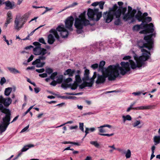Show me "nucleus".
Instances as JSON below:
<instances>
[{
  "instance_id": "1",
  "label": "nucleus",
  "mask_w": 160,
  "mask_h": 160,
  "mask_svg": "<svg viewBox=\"0 0 160 160\" xmlns=\"http://www.w3.org/2000/svg\"><path fill=\"white\" fill-rule=\"evenodd\" d=\"M153 35L152 34L144 37L146 42L142 41L138 42V46L141 49L142 55L138 57L134 56L136 63L132 60H129L128 62H122L121 67L118 65H110L105 70H102V75L97 74L96 72H94L92 77L93 80L96 78V83L98 84H101L104 82L107 77L109 80H114L119 75V70L120 74L125 75L130 70V65L132 69L140 68L143 66L145 62L149 59L150 55L149 51L152 48L153 40L152 37Z\"/></svg>"
},
{
  "instance_id": "2",
  "label": "nucleus",
  "mask_w": 160,
  "mask_h": 160,
  "mask_svg": "<svg viewBox=\"0 0 160 160\" xmlns=\"http://www.w3.org/2000/svg\"><path fill=\"white\" fill-rule=\"evenodd\" d=\"M126 7H120L115 13L114 24L117 25L121 23L120 16L122 15V18L125 22H132L135 21L134 16L135 14L136 13L137 10L132 9L130 6H128V11Z\"/></svg>"
},
{
  "instance_id": "3",
  "label": "nucleus",
  "mask_w": 160,
  "mask_h": 160,
  "mask_svg": "<svg viewBox=\"0 0 160 160\" xmlns=\"http://www.w3.org/2000/svg\"><path fill=\"white\" fill-rule=\"evenodd\" d=\"M33 44L35 47L33 49V53L35 55L39 56L38 58L32 62V64L35 65L37 68H41L45 64L44 62H41V61L45 60L46 59V54L49 55L50 52H48L47 50L41 47V44L38 42H34Z\"/></svg>"
},
{
  "instance_id": "4",
  "label": "nucleus",
  "mask_w": 160,
  "mask_h": 160,
  "mask_svg": "<svg viewBox=\"0 0 160 160\" xmlns=\"http://www.w3.org/2000/svg\"><path fill=\"white\" fill-rule=\"evenodd\" d=\"M57 31L59 32L60 35L62 38L67 37L69 34L68 31L64 28V25H60L57 27L56 30L52 29L49 32L51 33L49 34L48 37V42L49 44H52L55 41V38L53 35H54L56 38H59V36Z\"/></svg>"
},
{
  "instance_id": "5",
  "label": "nucleus",
  "mask_w": 160,
  "mask_h": 160,
  "mask_svg": "<svg viewBox=\"0 0 160 160\" xmlns=\"http://www.w3.org/2000/svg\"><path fill=\"white\" fill-rule=\"evenodd\" d=\"M86 12L84 11L81 13L78 17L75 18L74 26L78 30H81L84 26L89 24V21L86 18ZM77 32L78 33H80L79 30H77Z\"/></svg>"
},
{
  "instance_id": "6",
  "label": "nucleus",
  "mask_w": 160,
  "mask_h": 160,
  "mask_svg": "<svg viewBox=\"0 0 160 160\" xmlns=\"http://www.w3.org/2000/svg\"><path fill=\"white\" fill-rule=\"evenodd\" d=\"M153 27V25L152 23H150L149 24H145L142 23L140 25H136L134 26L133 27V30L134 31H138L140 29L146 28L145 29L140 32H139L140 33L146 34L153 32L154 31Z\"/></svg>"
},
{
  "instance_id": "7",
  "label": "nucleus",
  "mask_w": 160,
  "mask_h": 160,
  "mask_svg": "<svg viewBox=\"0 0 160 160\" xmlns=\"http://www.w3.org/2000/svg\"><path fill=\"white\" fill-rule=\"evenodd\" d=\"M118 9V6L115 4L112 8H109L108 11L103 13V18L106 22L109 23L113 20L115 17V12Z\"/></svg>"
},
{
  "instance_id": "8",
  "label": "nucleus",
  "mask_w": 160,
  "mask_h": 160,
  "mask_svg": "<svg viewBox=\"0 0 160 160\" xmlns=\"http://www.w3.org/2000/svg\"><path fill=\"white\" fill-rule=\"evenodd\" d=\"M89 70L86 69L84 75V77L82 78L83 82L79 86L80 88L82 89L86 87H91L93 83V80L92 77L89 79Z\"/></svg>"
},
{
  "instance_id": "9",
  "label": "nucleus",
  "mask_w": 160,
  "mask_h": 160,
  "mask_svg": "<svg viewBox=\"0 0 160 160\" xmlns=\"http://www.w3.org/2000/svg\"><path fill=\"white\" fill-rule=\"evenodd\" d=\"M87 15L90 20L98 21L102 17V12H99L98 9H92L89 8L88 10Z\"/></svg>"
},
{
  "instance_id": "10",
  "label": "nucleus",
  "mask_w": 160,
  "mask_h": 160,
  "mask_svg": "<svg viewBox=\"0 0 160 160\" xmlns=\"http://www.w3.org/2000/svg\"><path fill=\"white\" fill-rule=\"evenodd\" d=\"M25 22V21L22 19L21 17L20 16H17L14 22V28L17 31H19L22 28Z\"/></svg>"
},
{
  "instance_id": "11",
  "label": "nucleus",
  "mask_w": 160,
  "mask_h": 160,
  "mask_svg": "<svg viewBox=\"0 0 160 160\" xmlns=\"http://www.w3.org/2000/svg\"><path fill=\"white\" fill-rule=\"evenodd\" d=\"M74 19L72 16H70L68 17L65 21V28H64L67 30H68L70 31H72L73 30L72 25L73 24Z\"/></svg>"
},
{
  "instance_id": "12",
  "label": "nucleus",
  "mask_w": 160,
  "mask_h": 160,
  "mask_svg": "<svg viewBox=\"0 0 160 160\" xmlns=\"http://www.w3.org/2000/svg\"><path fill=\"white\" fill-rule=\"evenodd\" d=\"M0 110L2 112L6 114V116L2 118V121H4V122L6 121H10V112L9 110L4 108L3 106L1 103H0Z\"/></svg>"
},
{
  "instance_id": "13",
  "label": "nucleus",
  "mask_w": 160,
  "mask_h": 160,
  "mask_svg": "<svg viewBox=\"0 0 160 160\" xmlns=\"http://www.w3.org/2000/svg\"><path fill=\"white\" fill-rule=\"evenodd\" d=\"M136 13L135 14L134 17H135V18L139 22L141 21L142 23H144L145 17L148 15V13L145 12L142 14V13L140 11H138L135 15ZM134 19L135 18H134ZM134 20H135V19Z\"/></svg>"
},
{
  "instance_id": "14",
  "label": "nucleus",
  "mask_w": 160,
  "mask_h": 160,
  "mask_svg": "<svg viewBox=\"0 0 160 160\" xmlns=\"http://www.w3.org/2000/svg\"><path fill=\"white\" fill-rule=\"evenodd\" d=\"M12 102V100L10 98H4L2 96H0V103H3L5 106H8Z\"/></svg>"
},
{
  "instance_id": "15",
  "label": "nucleus",
  "mask_w": 160,
  "mask_h": 160,
  "mask_svg": "<svg viewBox=\"0 0 160 160\" xmlns=\"http://www.w3.org/2000/svg\"><path fill=\"white\" fill-rule=\"evenodd\" d=\"M141 123V121L140 120L135 119L132 122L131 125L133 128L140 129L142 127Z\"/></svg>"
},
{
  "instance_id": "16",
  "label": "nucleus",
  "mask_w": 160,
  "mask_h": 160,
  "mask_svg": "<svg viewBox=\"0 0 160 160\" xmlns=\"http://www.w3.org/2000/svg\"><path fill=\"white\" fill-rule=\"evenodd\" d=\"M117 149L122 154L125 155L126 158L128 159L131 158V152L129 149H128L126 151L120 148H118Z\"/></svg>"
},
{
  "instance_id": "17",
  "label": "nucleus",
  "mask_w": 160,
  "mask_h": 160,
  "mask_svg": "<svg viewBox=\"0 0 160 160\" xmlns=\"http://www.w3.org/2000/svg\"><path fill=\"white\" fill-rule=\"evenodd\" d=\"M12 15L11 11H8L7 14V18L4 24V26L7 28L8 25L12 21Z\"/></svg>"
},
{
  "instance_id": "18",
  "label": "nucleus",
  "mask_w": 160,
  "mask_h": 160,
  "mask_svg": "<svg viewBox=\"0 0 160 160\" xmlns=\"http://www.w3.org/2000/svg\"><path fill=\"white\" fill-rule=\"evenodd\" d=\"M9 122L10 121H6L4 122L3 121L2 124H0V131L1 133L6 130L8 126L10 124Z\"/></svg>"
},
{
  "instance_id": "19",
  "label": "nucleus",
  "mask_w": 160,
  "mask_h": 160,
  "mask_svg": "<svg viewBox=\"0 0 160 160\" xmlns=\"http://www.w3.org/2000/svg\"><path fill=\"white\" fill-rule=\"evenodd\" d=\"M105 127H108L110 128H112V126L111 125L109 124H104L98 127L99 132V134L106 132L105 129L104 128Z\"/></svg>"
},
{
  "instance_id": "20",
  "label": "nucleus",
  "mask_w": 160,
  "mask_h": 160,
  "mask_svg": "<svg viewBox=\"0 0 160 160\" xmlns=\"http://www.w3.org/2000/svg\"><path fill=\"white\" fill-rule=\"evenodd\" d=\"M75 72V70L69 69L65 71L64 74L65 75H68L69 76L72 77L73 75Z\"/></svg>"
},
{
  "instance_id": "21",
  "label": "nucleus",
  "mask_w": 160,
  "mask_h": 160,
  "mask_svg": "<svg viewBox=\"0 0 160 160\" xmlns=\"http://www.w3.org/2000/svg\"><path fill=\"white\" fill-rule=\"evenodd\" d=\"M3 4H5L6 6L9 8L10 9L12 8L14 6V3L13 2H11L9 1L3 2Z\"/></svg>"
},
{
  "instance_id": "22",
  "label": "nucleus",
  "mask_w": 160,
  "mask_h": 160,
  "mask_svg": "<svg viewBox=\"0 0 160 160\" xmlns=\"http://www.w3.org/2000/svg\"><path fill=\"white\" fill-rule=\"evenodd\" d=\"M122 122L123 123L125 122L126 121H130L132 120V118L130 115H127L126 116L122 115Z\"/></svg>"
},
{
  "instance_id": "23",
  "label": "nucleus",
  "mask_w": 160,
  "mask_h": 160,
  "mask_svg": "<svg viewBox=\"0 0 160 160\" xmlns=\"http://www.w3.org/2000/svg\"><path fill=\"white\" fill-rule=\"evenodd\" d=\"M151 106H141L136 108H133L134 110H145V109H148L151 108Z\"/></svg>"
},
{
  "instance_id": "24",
  "label": "nucleus",
  "mask_w": 160,
  "mask_h": 160,
  "mask_svg": "<svg viewBox=\"0 0 160 160\" xmlns=\"http://www.w3.org/2000/svg\"><path fill=\"white\" fill-rule=\"evenodd\" d=\"M8 69L11 73L14 74L20 73V72L15 68L8 67Z\"/></svg>"
},
{
  "instance_id": "25",
  "label": "nucleus",
  "mask_w": 160,
  "mask_h": 160,
  "mask_svg": "<svg viewBox=\"0 0 160 160\" xmlns=\"http://www.w3.org/2000/svg\"><path fill=\"white\" fill-rule=\"evenodd\" d=\"M153 142L154 145H157L160 143V136H155L153 138Z\"/></svg>"
},
{
  "instance_id": "26",
  "label": "nucleus",
  "mask_w": 160,
  "mask_h": 160,
  "mask_svg": "<svg viewBox=\"0 0 160 160\" xmlns=\"http://www.w3.org/2000/svg\"><path fill=\"white\" fill-rule=\"evenodd\" d=\"M34 145L33 144H29L24 146L22 149L21 152H25L29 148L34 147Z\"/></svg>"
},
{
  "instance_id": "27",
  "label": "nucleus",
  "mask_w": 160,
  "mask_h": 160,
  "mask_svg": "<svg viewBox=\"0 0 160 160\" xmlns=\"http://www.w3.org/2000/svg\"><path fill=\"white\" fill-rule=\"evenodd\" d=\"M11 88H8L5 89L4 91V94L6 96H8L12 91Z\"/></svg>"
},
{
  "instance_id": "28",
  "label": "nucleus",
  "mask_w": 160,
  "mask_h": 160,
  "mask_svg": "<svg viewBox=\"0 0 160 160\" xmlns=\"http://www.w3.org/2000/svg\"><path fill=\"white\" fill-rule=\"evenodd\" d=\"M75 82L78 84L82 82L81 78L79 74L75 76Z\"/></svg>"
},
{
  "instance_id": "29",
  "label": "nucleus",
  "mask_w": 160,
  "mask_h": 160,
  "mask_svg": "<svg viewBox=\"0 0 160 160\" xmlns=\"http://www.w3.org/2000/svg\"><path fill=\"white\" fill-rule=\"evenodd\" d=\"M57 79L56 82L57 83H60L62 82L63 79V76L62 75H58L57 76Z\"/></svg>"
},
{
  "instance_id": "30",
  "label": "nucleus",
  "mask_w": 160,
  "mask_h": 160,
  "mask_svg": "<svg viewBox=\"0 0 160 160\" xmlns=\"http://www.w3.org/2000/svg\"><path fill=\"white\" fill-rule=\"evenodd\" d=\"M31 14V12H29L24 14L22 18V19L27 20Z\"/></svg>"
},
{
  "instance_id": "31",
  "label": "nucleus",
  "mask_w": 160,
  "mask_h": 160,
  "mask_svg": "<svg viewBox=\"0 0 160 160\" xmlns=\"http://www.w3.org/2000/svg\"><path fill=\"white\" fill-rule=\"evenodd\" d=\"M105 62L104 61H102L100 62V64L99 66V68L100 69H102V70H105L106 69H103V67L105 65Z\"/></svg>"
},
{
  "instance_id": "32",
  "label": "nucleus",
  "mask_w": 160,
  "mask_h": 160,
  "mask_svg": "<svg viewBox=\"0 0 160 160\" xmlns=\"http://www.w3.org/2000/svg\"><path fill=\"white\" fill-rule=\"evenodd\" d=\"M90 143L94 145L95 147L98 148L99 146V144L98 143L97 141H91Z\"/></svg>"
},
{
  "instance_id": "33",
  "label": "nucleus",
  "mask_w": 160,
  "mask_h": 160,
  "mask_svg": "<svg viewBox=\"0 0 160 160\" xmlns=\"http://www.w3.org/2000/svg\"><path fill=\"white\" fill-rule=\"evenodd\" d=\"M78 87V83L74 82L72 85L70 86V88L72 90H75Z\"/></svg>"
},
{
  "instance_id": "34",
  "label": "nucleus",
  "mask_w": 160,
  "mask_h": 160,
  "mask_svg": "<svg viewBox=\"0 0 160 160\" xmlns=\"http://www.w3.org/2000/svg\"><path fill=\"white\" fill-rule=\"evenodd\" d=\"M145 16V18L144 19V22H149L152 21V18L150 17Z\"/></svg>"
},
{
  "instance_id": "35",
  "label": "nucleus",
  "mask_w": 160,
  "mask_h": 160,
  "mask_svg": "<svg viewBox=\"0 0 160 160\" xmlns=\"http://www.w3.org/2000/svg\"><path fill=\"white\" fill-rule=\"evenodd\" d=\"M57 75V72H55L51 75L50 78L52 80H54L55 79V77Z\"/></svg>"
},
{
  "instance_id": "36",
  "label": "nucleus",
  "mask_w": 160,
  "mask_h": 160,
  "mask_svg": "<svg viewBox=\"0 0 160 160\" xmlns=\"http://www.w3.org/2000/svg\"><path fill=\"white\" fill-rule=\"evenodd\" d=\"M84 124L83 123H79V128L83 132H84Z\"/></svg>"
},
{
  "instance_id": "37",
  "label": "nucleus",
  "mask_w": 160,
  "mask_h": 160,
  "mask_svg": "<svg viewBox=\"0 0 160 160\" xmlns=\"http://www.w3.org/2000/svg\"><path fill=\"white\" fill-rule=\"evenodd\" d=\"M72 78H67L65 80L64 82L65 83H68L72 82Z\"/></svg>"
},
{
  "instance_id": "38",
  "label": "nucleus",
  "mask_w": 160,
  "mask_h": 160,
  "mask_svg": "<svg viewBox=\"0 0 160 160\" xmlns=\"http://www.w3.org/2000/svg\"><path fill=\"white\" fill-rule=\"evenodd\" d=\"M3 40L6 42L8 45H10L9 41L6 39V37L5 35H3Z\"/></svg>"
},
{
  "instance_id": "39",
  "label": "nucleus",
  "mask_w": 160,
  "mask_h": 160,
  "mask_svg": "<svg viewBox=\"0 0 160 160\" xmlns=\"http://www.w3.org/2000/svg\"><path fill=\"white\" fill-rule=\"evenodd\" d=\"M73 122L72 121H68V122H66L65 123H64L62 124V125H61L60 126H59L57 127L56 128H59V127H62V126L64 125H65L66 124H72V123H73Z\"/></svg>"
},
{
  "instance_id": "40",
  "label": "nucleus",
  "mask_w": 160,
  "mask_h": 160,
  "mask_svg": "<svg viewBox=\"0 0 160 160\" xmlns=\"http://www.w3.org/2000/svg\"><path fill=\"white\" fill-rule=\"evenodd\" d=\"M99 2V7L101 9H102L103 8V5L104 4V2Z\"/></svg>"
},
{
  "instance_id": "41",
  "label": "nucleus",
  "mask_w": 160,
  "mask_h": 160,
  "mask_svg": "<svg viewBox=\"0 0 160 160\" xmlns=\"http://www.w3.org/2000/svg\"><path fill=\"white\" fill-rule=\"evenodd\" d=\"M46 72L48 74H50L53 71L51 68H48L46 69Z\"/></svg>"
},
{
  "instance_id": "42",
  "label": "nucleus",
  "mask_w": 160,
  "mask_h": 160,
  "mask_svg": "<svg viewBox=\"0 0 160 160\" xmlns=\"http://www.w3.org/2000/svg\"><path fill=\"white\" fill-rule=\"evenodd\" d=\"M87 128L88 130V131H89V132H93L96 130L95 128L94 127H92V128Z\"/></svg>"
},
{
  "instance_id": "43",
  "label": "nucleus",
  "mask_w": 160,
  "mask_h": 160,
  "mask_svg": "<svg viewBox=\"0 0 160 160\" xmlns=\"http://www.w3.org/2000/svg\"><path fill=\"white\" fill-rule=\"evenodd\" d=\"M38 41H39V42H40L42 44H46V42H45L44 39L43 38H39L38 40Z\"/></svg>"
},
{
  "instance_id": "44",
  "label": "nucleus",
  "mask_w": 160,
  "mask_h": 160,
  "mask_svg": "<svg viewBox=\"0 0 160 160\" xmlns=\"http://www.w3.org/2000/svg\"><path fill=\"white\" fill-rule=\"evenodd\" d=\"M99 135L102 136H107L108 137H110L114 135V133H112L111 134H102V133H99Z\"/></svg>"
},
{
  "instance_id": "45",
  "label": "nucleus",
  "mask_w": 160,
  "mask_h": 160,
  "mask_svg": "<svg viewBox=\"0 0 160 160\" xmlns=\"http://www.w3.org/2000/svg\"><path fill=\"white\" fill-rule=\"evenodd\" d=\"M6 82V80L5 78L3 77L0 80V84L1 85H2L4 83Z\"/></svg>"
},
{
  "instance_id": "46",
  "label": "nucleus",
  "mask_w": 160,
  "mask_h": 160,
  "mask_svg": "<svg viewBox=\"0 0 160 160\" xmlns=\"http://www.w3.org/2000/svg\"><path fill=\"white\" fill-rule=\"evenodd\" d=\"M62 88H65L69 87V85L67 83H63L61 85Z\"/></svg>"
},
{
  "instance_id": "47",
  "label": "nucleus",
  "mask_w": 160,
  "mask_h": 160,
  "mask_svg": "<svg viewBox=\"0 0 160 160\" xmlns=\"http://www.w3.org/2000/svg\"><path fill=\"white\" fill-rule=\"evenodd\" d=\"M98 67V65L97 63L93 64L91 66V68L94 69L97 68Z\"/></svg>"
},
{
  "instance_id": "48",
  "label": "nucleus",
  "mask_w": 160,
  "mask_h": 160,
  "mask_svg": "<svg viewBox=\"0 0 160 160\" xmlns=\"http://www.w3.org/2000/svg\"><path fill=\"white\" fill-rule=\"evenodd\" d=\"M37 72L38 73H41L44 72L45 71V69L44 68H42L40 69H37L36 70Z\"/></svg>"
},
{
  "instance_id": "49",
  "label": "nucleus",
  "mask_w": 160,
  "mask_h": 160,
  "mask_svg": "<svg viewBox=\"0 0 160 160\" xmlns=\"http://www.w3.org/2000/svg\"><path fill=\"white\" fill-rule=\"evenodd\" d=\"M33 106H31L28 110L26 111L24 114L23 116H25L26 115L28 112H29L30 110L32 108Z\"/></svg>"
},
{
  "instance_id": "50",
  "label": "nucleus",
  "mask_w": 160,
  "mask_h": 160,
  "mask_svg": "<svg viewBox=\"0 0 160 160\" xmlns=\"http://www.w3.org/2000/svg\"><path fill=\"white\" fill-rule=\"evenodd\" d=\"M142 92H134L132 94L135 96H139L141 94Z\"/></svg>"
},
{
  "instance_id": "51",
  "label": "nucleus",
  "mask_w": 160,
  "mask_h": 160,
  "mask_svg": "<svg viewBox=\"0 0 160 160\" xmlns=\"http://www.w3.org/2000/svg\"><path fill=\"white\" fill-rule=\"evenodd\" d=\"M39 76L42 78H45L48 76V75L46 73H43L39 74Z\"/></svg>"
},
{
  "instance_id": "52",
  "label": "nucleus",
  "mask_w": 160,
  "mask_h": 160,
  "mask_svg": "<svg viewBox=\"0 0 160 160\" xmlns=\"http://www.w3.org/2000/svg\"><path fill=\"white\" fill-rule=\"evenodd\" d=\"M29 125H28L26 127H25L24 128H23L21 132H23L26 131L29 128Z\"/></svg>"
},
{
  "instance_id": "53",
  "label": "nucleus",
  "mask_w": 160,
  "mask_h": 160,
  "mask_svg": "<svg viewBox=\"0 0 160 160\" xmlns=\"http://www.w3.org/2000/svg\"><path fill=\"white\" fill-rule=\"evenodd\" d=\"M43 7L46 9L45 12H47L48 11L52 10L53 9V8H49L47 7Z\"/></svg>"
},
{
  "instance_id": "54",
  "label": "nucleus",
  "mask_w": 160,
  "mask_h": 160,
  "mask_svg": "<svg viewBox=\"0 0 160 160\" xmlns=\"http://www.w3.org/2000/svg\"><path fill=\"white\" fill-rule=\"evenodd\" d=\"M34 56L32 55H31L30 57L28 59V62H29L32 61L33 58Z\"/></svg>"
},
{
  "instance_id": "55",
  "label": "nucleus",
  "mask_w": 160,
  "mask_h": 160,
  "mask_svg": "<svg viewBox=\"0 0 160 160\" xmlns=\"http://www.w3.org/2000/svg\"><path fill=\"white\" fill-rule=\"evenodd\" d=\"M131 58V57L129 56H126L124 57L123 58V60H127L130 59Z\"/></svg>"
},
{
  "instance_id": "56",
  "label": "nucleus",
  "mask_w": 160,
  "mask_h": 160,
  "mask_svg": "<svg viewBox=\"0 0 160 160\" xmlns=\"http://www.w3.org/2000/svg\"><path fill=\"white\" fill-rule=\"evenodd\" d=\"M78 126L77 125L75 126H71L70 127V128L71 130L76 129L78 128Z\"/></svg>"
},
{
  "instance_id": "57",
  "label": "nucleus",
  "mask_w": 160,
  "mask_h": 160,
  "mask_svg": "<svg viewBox=\"0 0 160 160\" xmlns=\"http://www.w3.org/2000/svg\"><path fill=\"white\" fill-rule=\"evenodd\" d=\"M56 82H57L56 81L53 80L51 82L50 85L53 86H55L56 85Z\"/></svg>"
},
{
  "instance_id": "58",
  "label": "nucleus",
  "mask_w": 160,
  "mask_h": 160,
  "mask_svg": "<svg viewBox=\"0 0 160 160\" xmlns=\"http://www.w3.org/2000/svg\"><path fill=\"white\" fill-rule=\"evenodd\" d=\"M99 4V2H95L92 4V5L93 6H96Z\"/></svg>"
},
{
  "instance_id": "59",
  "label": "nucleus",
  "mask_w": 160,
  "mask_h": 160,
  "mask_svg": "<svg viewBox=\"0 0 160 160\" xmlns=\"http://www.w3.org/2000/svg\"><path fill=\"white\" fill-rule=\"evenodd\" d=\"M155 148H156V147H155V145H153L152 147L151 150H152V153H154V151L155 149Z\"/></svg>"
},
{
  "instance_id": "60",
  "label": "nucleus",
  "mask_w": 160,
  "mask_h": 160,
  "mask_svg": "<svg viewBox=\"0 0 160 160\" xmlns=\"http://www.w3.org/2000/svg\"><path fill=\"white\" fill-rule=\"evenodd\" d=\"M132 108V106H130L129 107H128L127 110H126V112H129L132 109H133V108Z\"/></svg>"
},
{
  "instance_id": "61",
  "label": "nucleus",
  "mask_w": 160,
  "mask_h": 160,
  "mask_svg": "<svg viewBox=\"0 0 160 160\" xmlns=\"http://www.w3.org/2000/svg\"><path fill=\"white\" fill-rule=\"evenodd\" d=\"M85 129H86V130L85 131V137L86 136V135H87V134L88 133H89V131H88V130L87 128H86Z\"/></svg>"
},
{
  "instance_id": "62",
  "label": "nucleus",
  "mask_w": 160,
  "mask_h": 160,
  "mask_svg": "<svg viewBox=\"0 0 160 160\" xmlns=\"http://www.w3.org/2000/svg\"><path fill=\"white\" fill-rule=\"evenodd\" d=\"M34 89L35 92L36 93H38V92H39V88H34Z\"/></svg>"
},
{
  "instance_id": "63",
  "label": "nucleus",
  "mask_w": 160,
  "mask_h": 160,
  "mask_svg": "<svg viewBox=\"0 0 160 160\" xmlns=\"http://www.w3.org/2000/svg\"><path fill=\"white\" fill-rule=\"evenodd\" d=\"M85 160H92V158L90 156H87L85 159Z\"/></svg>"
},
{
  "instance_id": "64",
  "label": "nucleus",
  "mask_w": 160,
  "mask_h": 160,
  "mask_svg": "<svg viewBox=\"0 0 160 160\" xmlns=\"http://www.w3.org/2000/svg\"><path fill=\"white\" fill-rule=\"evenodd\" d=\"M43 115V113H40V114H39L38 115L37 117L39 119L41 118V117Z\"/></svg>"
}]
</instances>
